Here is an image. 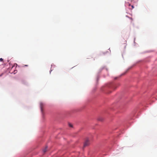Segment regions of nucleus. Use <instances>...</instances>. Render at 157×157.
<instances>
[{
    "instance_id": "6e6552de",
    "label": "nucleus",
    "mask_w": 157,
    "mask_h": 157,
    "mask_svg": "<svg viewBox=\"0 0 157 157\" xmlns=\"http://www.w3.org/2000/svg\"><path fill=\"white\" fill-rule=\"evenodd\" d=\"M28 66V65H24V66Z\"/></svg>"
},
{
    "instance_id": "f257e3e1",
    "label": "nucleus",
    "mask_w": 157,
    "mask_h": 157,
    "mask_svg": "<svg viewBox=\"0 0 157 157\" xmlns=\"http://www.w3.org/2000/svg\"><path fill=\"white\" fill-rule=\"evenodd\" d=\"M90 144L89 140L88 139H87L85 141L84 144V147H85L88 146Z\"/></svg>"
},
{
    "instance_id": "f03ea898",
    "label": "nucleus",
    "mask_w": 157,
    "mask_h": 157,
    "mask_svg": "<svg viewBox=\"0 0 157 157\" xmlns=\"http://www.w3.org/2000/svg\"><path fill=\"white\" fill-rule=\"evenodd\" d=\"M47 147H46L43 150L44 153H45L47 151Z\"/></svg>"
},
{
    "instance_id": "1a4fd4ad",
    "label": "nucleus",
    "mask_w": 157,
    "mask_h": 157,
    "mask_svg": "<svg viewBox=\"0 0 157 157\" xmlns=\"http://www.w3.org/2000/svg\"><path fill=\"white\" fill-rule=\"evenodd\" d=\"M117 78L116 77V78H115L114 79H117Z\"/></svg>"
},
{
    "instance_id": "7ed1b4c3",
    "label": "nucleus",
    "mask_w": 157,
    "mask_h": 157,
    "mask_svg": "<svg viewBox=\"0 0 157 157\" xmlns=\"http://www.w3.org/2000/svg\"><path fill=\"white\" fill-rule=\"evenodd\" d=\"M40 107H41V111H42V108H43V103H40Z\"/></svg>"
},
{
    "instance_id": "39448f33",
    "label": "nucleus",
    "mask_w": 157,
    "mask_h": 157,
    "mask_svg": "<svg viewBox=\"0 0 157 157\" xmlns=\"http://www.w3.org/2000/svg\"><path fill=\"white\" fill-rule=\"evenodd\" d=\"M129 6H131L132 7V9H133L134 8V6L133 5H131L130 4H129Z\"/></svg>"
},
{
    "instance_id": "0eeeda50",
    "label": "nucleus",
    "mask_w": 157,
    "mask_h": 157,
    "mask_svg": "<svg viewBox=\"0 0 157 157\" xmlns=\"http://www.w3.org/2000/svg\"><path fill=\"white\" fill-rule=\"evenodd\" d=\"M130 19L131 20V21H132V18H130Z\"/></svg>"
},
{
    "instance_id": "9d476101",
    "label": "nucleus",
    "mask_w": 157,
    "mask_h": 157,
    "mask_svg": "<svg viewBox=\"0 0 157 157\" xmlns=\"http://www.w3.org/2000/svg\"><path fill=\"white\" fill-rule=\"evenodd\" d=\"M2 76V75H0V76Z\"/></svg>"
},
{
    "instance_id": "20e7f679",
    "label": "nucleus",
    "mask_w": 157,
    "mask_h": 157,
    "mask_svg": "<svg viewBox=\"0 0 157 157\" xmlns=\"http://www.w3.org/2000/svg\"><path fill=\"white\" fill-rule=\"evenodd\" d=\"M68 125L71 128L73 127V125L69 123Z\"/></svg>"
},
{
    "instance_id": "423d86ee",
    "label": "nucleus",
    "mask_w": 157,
    "mask_h": 157,
    "mask_svg": "<svg viewBox=\"0 0 157 157\" xmlns=\"http://www.w3.org/2000/svg\"><path fill=\"white\" fill-rule=\"evenodd\" d=\"M3 60V59L2 58H0V61H2Z\"/></svg>"
}]
</instances>
